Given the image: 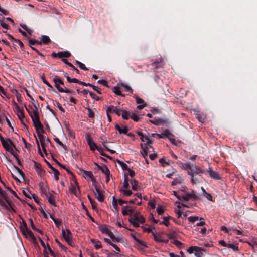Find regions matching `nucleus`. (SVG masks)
Wrapping results in <instances>:
<instances>
[{"label":"nucleus","instance_id":"1","mask_svg":"<svg viewBox=\"0 0 257 257\" xmlns=\"http://www.w3.org/2000/svg\"><path fill=\"white\" fill-rule=\"evenodd\" d=\"M181 168L187 170L188 175L191 176V182L193 184H196L199 182V179L196 175L201 176L203 173V170L200 167L195 166L189 162H186L181 164Z\"/></svg>","mask_w":257,"mask_h":257},{"label":"nucleus","instance_id":"2","mask_svg":"<svg viewBox=\"0 0 257 257\" xmlns=\"http://www.w3.org/2000/svg\"><path fill=\"white\" fill-rule=\"evenodd\" d=\"M25 109L32 119L35 128L36 130H38L41 129V127H43L42 124L40 121L39 115L36 108L35 110H33L32 112L30 111L27 106H25Z\"/></svg>","mask_w":257,"mask_h":257},{"label":"nucleus","instance_id":"3","mask_svg":"<svg viewBox=\"0 0 257 257\" xmlns=\"http://www.w3.org/2000/svg\"><path fill=\"white\" fill-rule=\"evenodd\" d=\"M138 134L140 137V139L142 142H146V144H141V153L142 156L145 158L147 156L148 152H150L149 150V147L147 145L151 144L152 143V141L148 137L144 135L142 133L138 132Z\"/></svg>","mask_w":257,"mask_h":257},{"label":"nucleus","instance_id":"4","mask_svg":"<svg viewBox=\"0 0 257 257\" xmlns=\"http://www.w3.org/2000/svg\"><path fill=\"white\" fill-rule=\"evenodd\" d=\"M128 220L133 226L138 227L140 226V224H143L145 222V219L142 215L140 214L139 212H136Z\"/></svg>","mask_w":257,"mask_h":257},{"label":"nucleus","instance_id":"5","mask_svg":"<svg viewBox=\"0 0 257 257\" xmlns=\"http://www.w3.org/2000/svg\"><path fill=\"white\" fill-rule=\"evenodd\" d=\"M2 145L7 151L9 152L12 155L15 156L14 151V148L15 147L10 139L8 138L2 139Z\"/></svg>","mask_w":257,"mask_h":257},{"label":"nucleus","instance_id":"6","mask_svg":"<svg viewBox=\"0 0 257 257\" xmlns=\"http://www.w3.org/2000/svg\"><path fill=\"white\" fill-rule=\"evenodd\" d=\"M20 230H21L22 234L26 238L29 237L31 239L35 238V237H34L32 232L27 228V224L24 221H23L22 223L20 224Z\"/></svg>","mask_w":257,"mask_h":257},{"label":"nucleus","instance_id":"7","mask_svg":"<svg viewBox=\"0 0 257 257\" xmlns=\"http://www.w3.org/2000/svg\"><path fill=\"white\" fill-rule=\"evenodd\" d=\"M14 105V111L15 113L17 114L18 118L20 120L21 123L24 125V123L23 122V120L25 118V115L24 113V110L23 109L21 108L17 103L13 101V102Z\"/></svg>","mask_w":257,"mask_h":257},{"label":"nucleus","instance_id":"8","mask_svg":"<svg viewBox=\"0 0 257 257\" xmlns=\"http://www.w3.org/2000/svg\"><path fill=\"white\" fill-rule=\"evenodd\" d=\"M62 235L63 238L69 245L71 246L74 245V243L72 239V233L68 229H67L66 230H65L63 228H62Z\"/></svg>","mask_w":257,"mask_h":257},{"label":"nucleus","instance_id":"9","mask_svg":"<svg viewBox=\"0 0 257 257\" xmlns=\"http://www.w3.org/2000/svg\"><path fill=\"white\" fill-rule=\"evenodd\" d=\"M197 196L195 194V192L192 190L190 192L181 194V199L184 201H188L189 200H195L197 198Z\"/></svg>","mask_w":257,"mask_h":257},{"label":"nucleus","instance_id":"10","mask_svg":"<svg viewBox=\"0 0 257 257\" xmlns=\"http://www.w3.org/2000/svg\"><path fill=\"white\" fill-rule=\"evenodd\" d=\"M85 139L91 151H94L96 150H97V149L99 148L97 146L96 143L92 140L90 135L89 134L87 133L85 135Z\"/></svg>","mask_w":257,"mask_h":257},{"label":"nucleus","instance_id":"11","mask_svg":"<svg viewBox=\"0 0 257 257\" xmlns=\"http://www.w3.org/2000/svg\"><path fill=\"white\" fill-rule=\"evenodd\" d=\"M57 197V194L53 191H50L48 194V197H46L48 199V202L49 204L53 206H56L55 199Z\"/></svg>","mask_w":257,"mask_h":257},{"label":"nucleus","instance_id":"12","mask_svg":"<svg viewBox=\"0 0 257 257\" xmlns=\"http://www.w3.org/2000/svg\"><path fill=\"white\" fill-rule=\"evenodd\" d=\"M39 186L41 194L45 195L46 197H48V194L50 192L48 186L43 182H40L39 184Z\"/></svg>","mask_w":257,"mask_h":257},{"label":"nucleus","instance_id":"13","mask_svg":"<svg viewBox=\"0 0 257 257\" xmlns=\"http://www.w3.org/2000/svg\"><path fill=\"white\" fill-rule=\"evenodd\" d=\"M99 230L101 231L102 233L107 235L109 237L110 235H112V232L111 231L110 228V227L107 225H103L99 227Z\"/></svg>","mask_w":257,"mask_h":257},{"label":"nucleus","instance_id":"14","mask_svg":"<svg viewBox=\"0 0 257 257\" xmlns=\"http://www.w3.org/2000/svg\"><path fill=\"white\" fill-rule=\"evenodd\" d=\"M121 111V110L118 109L117 107H114L113 105H110L108 106V107L106 109V113L111 114L112 113H115L118 116H120Z\"/></svg>","mask_w":257,"mask_h":257},{"label":"nucleus","instance_id":"15","mask_svg":"<svg viewBox=\"0 0 257 257\" xmlns=\"http://www.w3.org/2000/svg\"><path fill=\"white\" fill-rule=\"evenodd\" d=\"M34 168L36 171L38 175L40 176H42L45 174V171L42 168L41 165L40 163L34 162Z\"/></svg>","mask_w":257,"mask_h":257},{"label":"nucleus","instance_id":"16","mask_svg":"<svg viewBox=\"0 0 257 257\" xmlns=\"http://www.w3.org/2000/svg\"><path fill=\"white\" fill-rule=\"evenodd\" d=\"M115 128L118 131L119 134H126L128 132V128L126 126H123L121 127L118 124H116L115 125Z\"/></svg>","mask_w":257,"mask_h":257},{"label":"nucleus","instance_id":"17","mask_svg":"<svg viewBox=\"0 0 257 257\" xmlns=\"http://www.w3.org/2000/svg\"><path fill=\"white\" fill-rule=\"evenodd\" d=\"M95 191L96 192L94 193L95 197L99 202H102L104 199L103 194L96 187L95 188Z\"/></svg>","mask_w":257,"mask_h":257},{"label":"nucleus","instance_id":"18","mask_svg":"<svg viewBox=\"0 0 257 257\" xmlns=\"http://www.w3.org/2000/svg\"><path fill=\"white\" fill-rule=\"evenodd\" d=\"M152 235L154 237V240L158 242H167V240L163 239L160 235L157 234L155 232H152Z\"/></svg>","mask_w":257,"mask_h":257},{"label":"nucleus","instance_id":"19","mask_svg":"<svg viewBox=\"0 0 257 257\" xmlns=\"http://www.w3.org/2000/svg\"><path fill=\"white\" fill-rule=\"evenodd\" d=\"M36 131L37 133L41 144H42L43 142H45V136L42 134V133H44L43 128L41 127V129L36 130Z\"/></svg>","mask_w":257,"mask_h":257},{"label":"nucleus","instance_id":"20","mask_svg":"<svg viewBox=\"0 0 257 257\" xmlns=\"http://www.w3.org/2000/svg\"><path fill=\"white\" fill-rule=\"evenodd\" d=\"M97 168L98 169L101 170L102 173H103L105 175H110V171L108 168V167L105 165H103L102 166H100L97 164Z\"/></svg>","mask_w":257,"mask_h":257},{"label":"nucleus","instance_id":"21","mask_svg":"<svg viewBox=\"0 0 257 257\" xmlns=\"http://www.w3.org/2000/svg\"><path fill=\"white\" fill-rule=\"evenodd\" d=\"M133 212H134L133 209L131 207L128 206L123 207L122 208V214L123 215H127L130 214H132Z\"/></svg>","mask_w":257,"mask_h":257},{"label":"nucleus","instance_id":"22","mask_svg":"<svg viewBox=\"0 0 257 257\" xmlns=\"http://www.w3.org/2000/svg\"><path fill=\"white\" fill-rule=\"evenodd\" d=\"M208 172L209 174V176L213 179H220V177L219 176V174L215 172L212 170V169L209 168V170H208Z\"/></svg>","mask_w":257,"mask_h":257},{"label":"nucleus","instance_id":"23","mask_svg":"<svg viewBox=\"0 0 257 257\" xmlns=\"http://www.w3.org/2000/svg\"><path fill=\"white\" fill-rule=\"evenodd\" d=\"M70 192L75 195H77L78 192H79V189L78 186V184L75 182V184L73 185H71L70 188Z\"/></svg>","mask_w":257,"mask_h":257},{"label":"nucleus","instance_id":"24","mask_svg":"<svg viewBox=\"0 0 257 257\" xmlns=\"http://www.w3.org/2000/svg\"><path fill=\"white\" fill-rule=\"evenodd\" d=\"M57 56L62 59V58H68L70 56V53L68 51L60 52L57 53Z\"/></svg>","mask_w":257,"mask_h":257},{"label":"nucleus","instance_id":"25","mask_svg":"<svg viewBox=\"0 0 257 257\" xmlns=\"http://www.w3.org/2000/svg\"><path fill=\"white\" fill-rule=\"evenodd\" d=\"M195 115L199 122L201 123L204 122L205 119V116L204 114L201 113L199 111H197L196 112Z\"/></svg>","mask_w":257,"mask_h":257},{"label":"nucleus","instance_id":"26","mask_svg":"<svg viewBox=\"0 0 257 257\" xmlns=\"http://www.w3.org/2000/svg\"><path fill=\"white\" fill-rule=\"evenodd\" d=\"M131 112L127 111L126 110H121V114L122 117L124 119L127 120L131 118Z\"/></svg>","mask_w":257,"mask_h":257},{"label":"nucleus","instance_id":"27","mask_svg":"<svg viewBox=\"0 0 257 257\" xmlns=\"http://www.w3.org/2000/svg\"><path fill=\"white\" fill-rule=\"evenodd\" d=\"M60 84H57V87H55L59 92L61 93L65 92L66 93H72V91L67 89V88H63L60 87Z\"/></svg>","mask_w":257,"mask_h":257},{"label":"nucleus","instance_id":"28","mask_svg":"<svg viewBox=\"0 0 257 257\" xmlns=\"http://www.w3.org/2000/svg\"><path fill=\"white\" fill-rule=\"evenodd\" d=\"M183 181V179L180 176H178L172 181L171 185L172 186H175L177 184H182Z\"/></svg>","mask_w":257,"mask_h":257},{"label":"nucleus","instance_id":"29","mask_svg":"<svg viewBox=\"0 0 257 257\" xmlns=\"http://www.w3.org/2000/svg\"><path fill=\"white\" fill-rule=\"evenodd\" d=\"M53 81L54 82L55 87H57V84L64 85L63 82L57 75L54 76Z\"/></svg>","mask_w":257,"mask_h":257},{"label":"nucleus","instance_id":"30","mask_svg":"<svg viewBox=\"0 0 257 257\" xmlns=\"http://www.w3.org/2000/svg\"><path fill=\"white\" fill-rule=\"evenodd\" d=\"M109 237L111 238L112 241L115 242H121L122 239H123L122 237L121 236H115L113 233L112 235H110Z\"/></svg>","mask_w":257,"mask_h":257},{"label":"nucleus","instance_id":"31","mask_svg":"<svg viewBox=\"0 0 257 257\" xmlns=\"http://www.w3.org/2000/svg\"><path fill=\"white\" fill-rule=\"evenodd\" d=\"M138 181L136 179H133L131 180V184L132 185V189L134 191H137L138 189Z\"/></svg>","mask_w":257,"mask_h":257},{"label":"nucleus","instance_id":"32","mask_svg":"<svg viewBox=\"0 0 257 257\" xmlns=\"http://www.w3.org/2000/svg\"><path fill=\"white\" fill-rule=\"evenodd\" d=\"M40 41H41V44H47L50 42V39L48 36L42 35Z\"/></svg>","mask_w":257,"mask_h":257},{"label":"nucleus","instance_id":"33","mask_svg":"<svg viewBox=\"0 0 257 257\" xmlns=\"http://www.w3.org/2000/svg\"><path fill=\"white\" fill-rule=\"evenodd\" d=\"M131 118L134 121L138 122L140 119V117L136 112H131Z\"/></svg>","mask_w":257,"mask_h":257},{"label":"nucleus","instance_id":"34","mask_svg":"<svg viewBox=\"0 0 257 257\" xmlns=\"http://www.w3.org/2000/svg\"><path fill=\"white\" fill-rule=\"evenodd\" d=\"M83 173L84 177H88L93 181L94 176L91 171L83 170Z\"/></svg>","mask_w":257,"mask_h":257},{"label":"nucleus","instance_id":"35","mask_svg":"<svg viewBox=\"0 0 257 257\" xmlns=\"http://www.w3.org/2000/svg\"><path fill=\"white\" fill-rule=\"evenodd\" d=\"M197 248H198V249H196L194 252L195 255L196 257H202L203 256L202 251L203 250V249L201 247H198V246H197Z\"/></svg>","mask_w":257,"mask_h":257},{"label":"nucleus","instance_id":"36","mask_svg":"<svg viewBox=\"0 0 257 257\" xmlns=\"http://www.w3.org/2000/svg\"><path fill=\"white\" fill-rule=\"evenodd\" d=\"M176 203H178V204H180V202L178 201V202H176ZM178 209H175V213L177 214L178 215V218H180L182 214H183V211H182L181 210V206L178 204L177 206Z\"/></svg>","mask_w":257,"mask_h":257},{"label":"nucleus","instance_id":"37","mask_svg":"<svg viewBox=\"0 0 257 257\" xmlns=\"http://www.w3.org/2000/svg\"><path fill=\"white\" fill-rule=\"evenodd\" d=\"M120 192L123 194L124 196H130L132 195L133 193L130 190H126L123 188L120 189Z\"/></svg>","mask_w":257,"mask_h":257},{"label":"nucleus","instance_id":"38","mask_svg":"<svg viewBox=\"0 0 257 257\" xmlns=\"http://www.w3.org/2000/svg\"><path fill=\"white\" fill-rule=\"evenodd\" d=\"M50 217L53 220L55 225L59 228L61 225V221L59 219H55L52 215H50Z\"/></svg>","mask_w":257,"mask_h":257},{"label":"nucleus","instance_id":"39","mask_svg":"<svg viewBox=\"0 0 257 257\" xmlns=\"http://www.w3.org/2000/svg\"><path fill=\"white\" fill-rule=\"evenodd\" d=\"M41 79L43 82L49 87V90H52L53 89L52 86L46 80L44 76H42Z\"/></svg>","mask_w":257,"mask_h":257},{"label":"nucleus","instance_id":"40","mask_svg":"<svg viewBox=\"0 0 257 257\" xmlns=\"http://www.w3.org/2000/svg\"><path fill=\"white\" fill-rule=\"evenodd\" d=\"M227 248H230L234 251L238 250V246L237 244H235L233 243H228Z\"/></svg>","mask_w":257,"mask_h":257},{"label":"nucleus","instance_id":"41","mask_svg":"<svg viewBox=\"0 0 257 257\" xmlns=\"http://www.w3.org/2000/svg\"><path fill=\"white\" fill-rule=\"evenodd\" d=\"M113 92L117 95L123 96V95L122 94L121 90L119 87H114L113 88Z\"/></svg>","mask_w":257,"mask_h":257},{"label":"nucleus","instance_id":"42","mask_svg":"<svg viewBox=\"0 0 257 257\" xmlns=\"http://www.w3.org/2000/svg\"><path fill=\"white\" fill-rule=\"evenodd\" d=\"M118 164L121 166L123 170H127L129 169L128 165L123 162L117 160Z\"/></svg>","mask_w":257,"mask_h":257},{"label":"nucleus","instance_id":"43","mask_svg":"<svg viewBox=\"0 0 257 257\" xmlns=\"http://www.w3.org/2000/svg\"><path fill=\"white\" fill-rule=\"evenodd\" d=\"M54 105L55 106H57L61 112H62V113L65 112V109L63 108L62 105L58 101H55L54 102Z\"/></svg>","mask_w":257,"mask_h":257},{"label":"nucleus","instance_id":"44","mask_svg":"<svg viewBox=\"0 0 257 257\" xmlns=\"http://www.w3.org/2000/svg\"><path fill=\"white\" fill-rule=\"evenodd\" d=\"M91 241L93 243L94 247L96 249H98L101 248V243L99 241L94 240L93 239H91Z\"/></svg>","mask_w":257,"mask_h":257},{"label":"nucleus","instance_id":"45","mask_svg":"<svg viewBox=\"0 0 257 257\" xmlns=\"http://www.w3.org/2000/svg\"><path fill=\"white\" fill-rule=\"evenodd\" d=\"M14 171L21 177H23L24 173L23 171L18 167L15 166H14Z\"/></svg>","mask_w":257,"mask_h":257},{"label":"nucleus","instance_id":"46","mask_svg":"<svg viewBox=\"0 0 257 257\" xmlns=\"http://www.w3.org/2000/svg\"><path fill=\"white\" fill-rule=\"evenodd\" d=\"M164 136L167 137L169 138V139L171 141V142H174L175 141V140L174 139H171L170 138L171 136H172L171 133H170L168 130H165L164 132Z\"/></svg>","mask_w":257,"mask_h":257},{"label":"nucleus","instance_id":"47","mask_svg":"<svg viewBox=\"0 0 257 257\" xmlns=\"http://www.w3.org/2000/svg\"><path fill=\"white\" fill-rule=\"evenodd\" d=\"M23 193L28 198H31L32 196H34V194H32L28 189L24 190Z\"/></svg>","mask_w":257,"mask_h":257},{"label":"nucleus","instance_id":"48","mask_svg":"<svg viewBox=\"0 0 257 257\" xmlns=\"http://www.w3.org/2000/svg\"><path fill=\"white\" fill-rule=\"evenodd\" d=\"M0 25L4 29H5L6 30H8L9 29L8 25L7 24V23L6 22H5V19L4 18L0 20Z\"/></svg>","mask_w":257,"mask_h":257},{"label":"nucleus","instance_id":"49","mask_svg":"<svg viewBox=\"0 0 257 257\" xmlns=\"http://www.w3.org/2000/svg\"><path fill=\"white\" fill-rule=\"evenodd\" d=\"M20 26L25 30L30 35L31 34L32 30L29 28L26 24H20Z\"/></svg>","mask_w":257,"mask_h":257},{"label":"nucleus","instance_id":"50","mask_svg":"<svg viewBox=\"0 0 257 257\" xmlns=\"http://www.w3.org/2000/svg\"><path fill=\"white\" fill-rule=\"evenodd\" d=\"M52 171L53 172V173L54 175V178H55V180H59V172L58 171L57 169H56L55 168H53Z\"/></svg>","mask_w":257,"mask_h":257},{"label":"nucleus","instance_id":"51","mask_svg":"<svg viewBox=\"0 0 257 257\" xmlns=\"http://www.w3.org/2000/svg\"><path fill=\"white\" fill-rule=\"evenodd\" d=\"M88 199L92 205V209H95L96 208V203L95 202V201L94 200L91 199V198L90 197L89 195H88Z\"/></svg>","mask_w":257,"mask_h":257},{"label":"nucleus","instance_id":"52","mask_svg":"<svg viewBox=\"0 0 257 257\" xmlns=\"http://www.w3.org/2000/svg\"><path fill=\"white\" fill-rule=\"evenodd\" d=\"M29 43L31 46V45H35V44H37L39 45L41 44V41H39L38 40H35L34 39H30L29 40Z\"/></svg>","mask_w":257,"mask_h":257},{"label":"nucleus","instance_id":"53","mask_svg":"<svg viewBox=\"0 0 257 257\" xmlns=\"http://www.w3.org/2000/svg\"><path fill=\"white\" fill-rule=\"evenodd\" d=\"M86 109L88 110V116L89 118H92L94 117V112L90 108H87Z\"/></svg>","mask_w":257,"mask_h":257},{"label":"nucleus","instance_id":"54","mask_svg":"<svg viewBox=\"0 0 257 257\" xmlns=\"http://www.w3.org/2000/svg\"><path fill=\"white\" fill-rule=\"evenodd\" d=\"M199 219V217L197 216H190L188 218V220L189 222L194 223L196 221Z\"/></svg>","mask_w":257,"mask_h":257},{"label":"nucleus","instance_id":"55","mask_svg":"<svg viewBox=\"0 0 257 257\" xmlns=\"http://www.w3.org/2000/svg\"><path fill=\"white\" fill-rule=\"evenodd\" d=\"M121 85L125 89L126 91L130 92L131 93H133V90L129 85H126L122 83H121Z\"/></svg>","mask_w":257,"mask_h":257},{"label":"nucleus","instance_id":"56","mask_svg":"<svg viewBox=\"0 0 257 257\" xmlns=\"http://www.w3.org/2000/svg\"><path fill=\"white\" fill-rule=\"evenodd\" d=\"M112 206L113 207V208H114V209L116 211H118V205H117V200H116L114 197H113V200H112Z\"/></svg>","mask_w":257,"mask_h":257},{"label":"nucleus","instance_id":"57","mask_svg":"<svg viewBox=\"0 0 257 257\" xmlns=\"http://www.w3.org/2000/svg\"><path fill=\"white\" fill-rule=\"evenodd\" d=\"M173 195L176 196L179 200H181V194H180L179 191H173Z\"/></svg>","mask_w":257,"mask_h":257},{"label":"nucleus","instance_id":"58","mask_svg":"<svg viewBox=\"0 0 257 257\" xmlns=\"http://www.w3.org/2000/svg\"><path fill=\"white\" fill-rule=\"evenodd\" d=\"M0 95L2 97H7V92L5 91L4 88L0 85Z\"/></svg>","mask_w":257,"mask_h":257},{"label":"nucleus","instance_id":"59","mask_svg":"<svg viewBox=\"0 0 257 257\" xmlns=\"http://www.w3.org/2000/svg\"><path fill=\"white\" fill-rule=\"evenodd\" d=\"M29 222H30V225H31V226L32 228L34 230H36V231H38V232H40V231L39 229H37L35 227V226H34V223H33V221L32 219L30 218V219H29Z\"/></svg>","mask_w":257,"mask_h":257},{"label":"nucleus","instance_id":"60","mask_svg":"<svg viewBox=\"0 0 257 257\" xmlns=\"http://www.w3.org/2000/svg\"><path fill=\"white\" fill-rule=\"evenodd\" d=\"M196 249H198L197 246H191L187 249V251L189 253L191 254L195 252Z\"/></svg>","mask_w":257,"mask_h":257},{"label":"nucleus","instance_id":"61","mask_svg":"<svg viewBox=\"0 0 257 257\" xmlns=\"http://www.w3.org/2000/svg\"><path fill=\"white\" fill-rule=\"evenodd\" d=\"M129 186V182H128V180L125 178L124 179V181H123V187L122 188H128Z\"/></svg>","mask_w":257,"mask_h":257},{"label":"nucleus","instance_id":"62","mask_svg":"<svg viewBox=\"0 0 257 257\" xmlns=\"http://www.w3.org/2000/svg\"><path fill=\"white\" fill-rule=\"evenodd\" d=\"M150 122H151L152 124L158 125L160 123L161 121H162L161 119H157L154 120H149Z\"/></svg>","mask_w":257,"mask_h":257},{"label":"nucleus","instance_id":"63","mask_svg":"<svg viewBox=\"0 0 257 257\" xmlns=\"http://www.w3.org/2000/svg\"><path fill=\"white\" fill-rule=\"evenodd\" d=\"M135 97L136 98V103L137 104H144V101L143 100V99H142L141 98L138 97V96H135Z\"/></svg>","mask_w":257,"mask_h":257},{"label":"nucleus","instance_id":"64","mask_svg":"<svg viewBox=\"0 0 257 257\" xmlns=\"http://www.w3.org/2000/svg\"><path fill=\"white\" fill-rule=\"evenodd\" d=\"M157 212L159 215H162L164 211L162 206H158L157 208Z\"/></svg>","mask_w":257,"mask_h":257}]
</instances>
